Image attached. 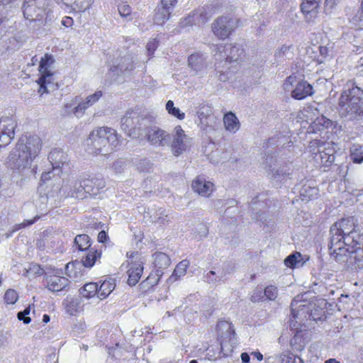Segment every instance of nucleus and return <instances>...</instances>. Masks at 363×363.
Listing matches in <instances>:
<instances>
[{
	"label": "nucleus",
	"mask_w": 363,
	"mask_h": 363,
	"mask_svg": "<svg viewBox=\"0 0 363 363\" xmlns=\"http://www.w3.org/2000/svg\"><path fill=\"white\" fill-rule=\"evenodd\" d=\"M357 220L347 217L335 222L330 228V240L328 245L330 253L337 251L338 247L359 245L361 235L357 230Z\"/></svg>",
	"instance_id": "1"
},
{
	"label": "nucleus",
	"mask_w": 363,
	"mask_h": 363,
	"mask_svg": "<svg viewBox=\"0 0 363 363\" xmlns=\"http://www.w3.org/2000/svg\"><path fill=\"white\" fill-rule=\"evenodd\" d=\"M41 147L42 142L38 135L21 138L11 151L6 162L13 169L26 168L37 157Z\"/></svg>",
	"instance_id": "2"
},
{
	"label": "nucleus",
	"mask_w": 363,
	"mask_h": 363,
	"mask_svg": "<svg viewBox=\"0 0 363 363\" xmlns=\"http://www.w3.org/2000/svg\"><path fill=\"white\" fill-rule=\"evenodd\" d=\"M118 145L116 131L108 127L94 130L89 135L88 145L96 155H106L115 150Z\"/></svg>",
	"instance_id": "3"
},
{
	"label": "nucleus",
	"mask_w": 363,
	"mask_h": 363,
	"mask_svg": "<svg viewBox=\"0 0 363 363\" xmlns=\"http://www.w3.org/2000/svg\"><path fill=\"white\" fill-rule=\"evenodd\" d=\"M339 106L348 120H355L363 115V90L357 86L345 89L339 99Z\"/></svg>",
	"instance_id": "4"
},
{
	"label": "nucleus",
	"mask_w": 363,
	"mask_h": 363,
	"mask_svg": "<svg viewBox=\"0 0 363 363\" xmlns=\"http://www.w3.org/2000/svg\"><path fill=\"white\" fill-rule=\"evenodd\" d=\"M54 62V57L49 54H45L40 60L39 65L40 77L37 82L40 85L38 92L41 96L57 89V84L54 82L53 78L52 66Z\"/></svg>",
	"instance_id": "5"
},
{
	"label": "nucleus",
	"mask_w": 363,
	"mask_h": 363,
	"mask_svg": "<svg viewBox=\"0 0 363 363\" xmlns=\"http://www.w3.org/2000/svg\"><path fill=\"white\" fill-rule=\"evenodd\" d=\"M264 168L267 177L271 181L280 184L292 174V165L288 162H281L276 157L268 155L265 159Z\"/></svg>",
	"instance_id": "6"
},
{
	"label": "nucleus",
	"mask_w": 363,
	"mask_h": 363,
	"mask_svg": "<svg viewBox=\"0 0 363 363\" xmlns=\"http://www.w3.org/2000/svg\"><path fill=\"white\" fill-rule=\"evenodd\" d=\"M336 262L346 263L348 266H355L359 268L363 267V248L359 245L338 247L337 251L335 253H330Z\"/></svg>",
	"instance_id": "7"
},
{
	"label": "nucleus",
	"mask_w": 363,
	"mask_h": 363,
	"mask_svg": "<svg viewBox=\"0 0 363 363\" xmlns=\"http://www.w3.org/2000/svg\"><path fill=\"white\" fill-rule=\"evenodd\" d=\"M238 21L230 16L218 17L212 24V31L219 39L227 38L238 26Z\"/></svg>",
	"instance_id": "8"
},
{
	"label": "nucleus",
	"mask_w": 363,
	"mask_h": 363,
	"mask_svg": "<svg viewBox=\"0 0 363 363\" xmlns=\"http://www.w3.org/2000/svg\"><path fill=\"white\" fill-rule=\"evenodd\" d=\"M169 144L172 154L179 156L191 146V139L185 134L182 127L177 125L174 129L172 141Z\"/></svg>",
	"instance_id": "9"
},
{
	"label": "nucleus",
	"mask_w": 363,
	"mask_h": 363,
	"mask_svg": "<svg viewBox=\"0 0 363 363\" xmlns=\"http://www.w3.org/2000/svg\"><path fill=\"white\" fill-rule=\"evenodd\" d=\"M60 193L65 196H70L78 199L86 198L87 191L84 189L83 181H77L73 178L64 182L60 189Z\"/></svg>",
	"instance_id": "10"
},
{
	"label": "nucleus",
	"mask_w": 363,
	"mask_h": 363,
	"mask_svg": "<svg viewBox=\"0 0 363 363\" xmlns=\"http://www.w3.org/2000/svg\"><path fill=\"white\" fill-rule=\"evenodd\" d=\"M145 138L151 145L155 147H163L168 145L171 136L164 130L154 126L147 129Z\"/></svg>",
	"instance_id": "11"
},
{
	"label": "nucleus",
	"mask_w": 363,
	"mask_h": 363,
	"mask_svg": "<svg viewBox=\"0 0 363 363\" xmlns=\"http://www.w3.org/2000/svg\"><path fill=\"white\" fill-rule=\"evenodd\" d=\"M16 123L13 118H0V147L9 144L14 137Z\"/></svg>",
	"instance_id": "12"
},
{
	"label": "nucleus",
	"mask_w": 363,
	"mask_h": 363,
	"mask_svg": "<svg viewBox=\"0 0 363 363\" xmlns=\"http://www.w3.org/2000/svg\"><path fill=\"white\" fill-rule=\"evenodd\" d=\"M153 257L154 264L156 267L155 276L157 277V278L156 279L152 277V275H150L147 279V281L152 286L157 284L159 281L160 277L163 274L162 269H167L170 264V259L169 256L164 252H155Z\"/></svg>",
	"instance_id": "13"
},
{
	"label": "nucleus",
	"mask_w": 363,
	"mask_h": 363,
	"mask_svg": "<svg viewBox=\"0 0 363 363\" xmlns=\"http://www.w3.org/2000/svg\"><path fill=\"white\" fill-rule=\"evenodd\" d=\"M45 281L46 287L52 292L65 290L69 283L67 278L56 274H46Z\"/></svg>",
	"instance_id": "14"
},
{
	"label": "nucleus",
	"mask_w": 363,
	"mask_h": 363,
	"mask_svg": "<svg viewBox=\"0 0 363 363\" xmlns=\"http://www.w3.org/2000/svg\"><path fill=\"white\" fill-rule=\"evenodd\" d=\"M84 189L87 191L88 194L96 196L99 191L105 187V181L101 176H89L83 180Z\"/></svg>",
	"instance_id": "15"
},
{
	"label": "nucleus",
	"mask_w": 363,
	"mask_h": 363,
	"mask_svg": "<svg viewBox=\"0 0 363 363\" xmlns=\"http://www.w3.org/2000/svg\"><path fill=\"white\" fill-rule=\"evenodd\" d=\"M48 159L52 166V171L57 172V174L61 172V168L68 160L66 152L57 148L51 150Z\"/></svg>",
	"instance_id": "16"
},
{
	"label": "nucleus",
	"mask_w": 363,
	"mask_h": 363,
	"mask_svg": "<svg viewBox=\"0 0 363 363\" xmlns=\"http://www.w3.org/2000/svg\"><path fill=\"white\" fill-rule=\"evenodd\" d=\"M191 186L195 192L204 197H208L214 190L213 184L206 181L202 176L197 177L193 181Z\"/></svg>",
	"instance_id": "17"
},
{
	"label": "nucleus",
	"mask_w": 363,
	"mask_h": 363,
	"mask_svg": "<svg viewBox=\"0 0 363 363\" xmlns=\"http://www.w3.org/2000/svg\"><path fill=\"white\" fill-rule=\"evenodd\" d=\"M134 65L133 57L129 55H125L121 57H118L113 62V66L111 67L110 70L113 72H115L117 74H123L125 72L130 71L133 69Z\"/></svg>",
	"instance_id": "18"
},
{
	"label": "nucleus",
	"mask_w": 363,
	"mask_h": 363,
	"mask_svg": "<svg viewBox=\"0 0 363 363\" xmlns=\"http://www.w3.org/2000/svg\"><path fill=\"white\" fill-rule=\"evenodd\" d=\"M140 119V118L136 111H128L121 118V128L130 136L132 134L131 130L135 129Z\"/></svg>",
	"instance_id": "19"
},
{
	"label": "nucleus",
	"mask_w": 363,
	"mask_h": 363,
	"mask_svg": "<svg viewBox=\"0 0 363 363\" xmlns=\"http://www.w3.org/2000/svg\"><path fill=\"white\" fill-rule=\"evenodd\" d=\"M143 272V263L140 260L132 262L128 270V284L130 286H135L140 279Z\"/></svg>",
	"instance_id": "20"
},
{
	"label": "nucleus",
	"mask_w": 363,
	"mask_h": 363,
	"mask_svg": "<svg viewBox=\"0 0 363 363\" xmlns=\"http://www.w3.org/2000/svg\"><path fill=\"white\" fill-rule=\"evenodd\" d=\"M313 94V86L306 81L298 82L295 88L291 91L292 98L302 100Z\"/></svg>",
	"instance_id": "21"
},
{
	"label": "nucleus",
	"mask_w": 363,
	"mask_h": 363,
	"mask_svg": "<svg viewBox=\"0 0 363 363\" xmlns=\"http://www.w3.org/2000/svg\"><path fill=\"white\" fill-rule=\"evenodd\" d=\"M188 65L194 74H197L206 69V57L201 53L192 54L189 57Z\"/></svg>",
	"instance_id": "22"
},
{
	"label": "nucleus",
	"mask_w": 363,
	"mask_h": 363,
	"mask_svg": "<svg viewBox=\"0 0 363 363\" xmlns=\"http://www.w3.org/2000/svg\"><path fill=\"white\" fill-rule=\"evenodd\" d=\"M319 7L320 4L312 0H302L301 5V11L308 21H311L316 17Z\"/></svg>",
	"instance_id": "23"
},
{
	"label": "nucleus",
	"mask_w": 363,
	"mask_h": 363,
	"mask_svg": "<svg viewBox=\"0 0 363 363\" xmlns=\"http://www.w3.org/2000/svg\"><path fill=\"white\" fill-rule=\"evenodd\" d=\"M291 315L294 319L302 320V316L306 318L308 313L309 308L306 304L302 303L300 300L294 298L291 303Z\"/></svg>",
	"instance_id": "24"
},
{
	"label": "nucleus",
	"mask_w": 363,
	"mask_h": 363,
	"mask_svg": "<svg viewBox=\"0 0 363 363\" xmlns=\"http://www.w3.org/2000/svg\"><path fill=\"white\" fill-rule=\"evenodd\" d=\"M116 286L115 279H106L101 283L100 286H98V297L101 300L106 298L114 290Z\"/></svg>",
	"instance_id": "25"
},
{
	"label": "nucleus",
	"mask_w": 363,
	"mask_h": 363,
	"mask_svg": "<svg viewBox=\"0 0 363 363\" xmlns=\"http://www.w3.org/2000/svg\"><path fill=\"white\" fill-rule=\"evenodd\" d=\"M216 330L218 336L220 337L228 338L231 340L232 336H235V332L231 323L225 320H220L218 323Z\"/></svg>",
	"instance_id": "26"
},
{
	"label": "nucleus",
	"mask_w": 363,
	"mask_h": 363,
	"mask_svg": "<svg viewBox=\"0 0 363 363\" xmlns=\"http://www.w3.org/2000/svg\"><path fill=\"white\" fill-rule=\"evenodd\" d=\"M223 123L225 129L230 132L235 133L240 128L239 121L236 116L232 112L224 115Z\"/></svg>",
	"instance_id": "27"
},
{
	"label": "nucleus",
	"mask_w": 363,
	"mask_h": 363,
	"mask_svg": "<svg viewBox=\"0 0 363 363\" xmlns=\"http://www.w3.org/2000/svg\"><path fill=\"white\" fill-rule=\"evenodd\" d=\"M172 11L162 6H159L155 10L154 14V22L157 25H163L164 22L169 18Z\"/></svg>",
	"instance_id": "28"
},
{
	"label": "nucleus",
	"mask_w": 363,
	"mask_h": 363,
	"mask_svg": "<svg viewBox=\"0 0 363 363\" xmlns=\"http://www.w3.org/2000/svg\"><path fill=\"white\" fill-rule=\"evenodd\" d=\"M151 222L159 224H164L169 221L168 213L165 209H152L149 213Z\"/></svg>",
	"instance_id": "29"
},
{
	"label": "nucleus",
	"mask_w": 363,
	"mask_h": 363,
	"mask_svg": "<svg viewBox=\"0 0 363 363\" xmlns=\"http://www.w3.org/2000/svg\"><path fill=\"white\" fill-rule=\"evenodd\" d=\"M101 252L92 248L88 250L86 255L82 257V262L86 267H91L95 262L101 258Z\"/></svg>",
	"instance_id": "30"
},
{
	"label": "nucleus",
	"mask_w": 363,
	"mask_h": 363,
	"mask_svg": "<svg viewBox=\"0 0 363 363\" xmlns=\"http://www.w3.org/2000/svg\"><path fill=\"white\" fill-rule=\"evenodd\" d=\"M189 265V261L187 259H183L181 261L174 269L172 274L169 278V281L173 282L177 281L181 277H183L186 273V269Z\"/></svg>",
	"instance_id": "31"
},
{
	"label": "nucleus",
	"mask_w": 363,
	"mask_h": 363,
	"mask_svg": "<svg viewBox=\"0 0 363 363\" xmlns=\"http://www.w3.org/2000/svg\"><path fill=\"white\" fill-rule=\"evenodd\" d=\"M318 194V188L305 184L300 190L301 200L308 202L315 197Z\"/></svg>",
	"instance_id": "32"
},
{
	"label": "nucleus",
	"mask_w": 363,
	"mask_h": 363,
	"mask_svg": "<svg viewBox=\"0 0 363 363\" xmlns=\"http://www.w3.org/2000/svg\"><path fill=\"white\" fill-rule=\"evenodd\" d=\"M293 52L291 51V48L286 45H282L275 52L274 54L277 62H282L287 59H291L293 57Z\"/></svg>",
	"instance_id": "33"
},
{
	"label": "nucleus",
	"mask_w": 363,
	"mask_h": 363,
	"mask_svg": "<svg viewBox=\"0 0 363 363\" xmlns=\"http://www.w3.org/2000/svg\"><path fill=\"white\" fill-rule=\"evenodd\" d=\"M350 160L357 164H360L363 162V149L359 145H352L350 150Z\"/></svg>",
	"instance_id": "34"
},
{
	"label": "nucleus",
	"mask_w": 363,
	"mask_h": 363,
	"mask_svg": "<svg viewBox=\"0 0 363 363\" xmlns=\"http://www.w3.org/2000/svg\"><path fill=\"white\" fill-rule=\"evenodd\" d=\"M74 244L79 250L85 251L90 250V240L87 235L82 234L77 235L74 239Z\"/></svg>",
	"instance_id": "35"
},
{
	"label": "nucleus",
	"mask_w": 363,
	"mask_h": 363,
	"mask_svg": "<svg viewBox=\"0 0 363 363\" xmlns=\"http://www.w3.org/2000/svg\"><path fill=\"white\" fill-rule=\"evenodd\" d=\"M98 284L96 283H88L86 284L81 289H80V294L82 295L83 297H85L86 298H90L96 295V294H98Z\"/></svg>",
	"instance_id": "36"
},
{
	"label": "nucleus",
	"mask_w": 363,
	"mask_h": 363,
	"mask_svg": "<svg viewBox=\"0 0 363 363\" xmlns=\"http://www.w3.org/2000/svg\"><path fill=\"white\" fill-rule=\"evenodd\" d=\"M201 123L203 126V129L206 131L214 130L217 125V118L213 115L210 114L200 118Z\"/></svg>",
	"instance_id": "37"
},
{
	"label": "nucleus",
	"mask_w": 363,
	"mask_h": 363,
	"mask_svg": "<svg viewBox=\"0 0 363 363\" xmlns=\"http://www.w3.org/2000/svg\"><path fill=\"white\" fill-rule=\"evenodd\" d=\"M243 53V50L240 49V48L237 46H232L230 47V55H226L225 54L224 55H221L219 57L218 60H221L222 57H225L226 59L229 60L230 61H238L240 60L241 55Z\"/></svg>",
	"instance_id": "38"
},
{
	"label": "nucleus",
	"mask_w": 363,
	"mask_h": 363,
	"mask_svg": "<svg viewBox=\"0 0 363 363\" xmlns=\"http://www.w3.org/2000/svg\"><path fill=\"white\" fill-rule=\"evenodd\" d=\"M301 257V255L299 252L291 254L285 259L284 264L288 267L294 268L301 262V260L298 259Z\"/></svg>",
	"instance_id": "39"
},
{
	"label": "nucleus",
	"mask_w": 363,
	"mask_h": 363,
	"mask_svg": "<svg viewBox=\"0 0 363 363\" xmlns=\"http://www.w3.org/2000/svg\"><path fill=\"white\" fill-rule=\"evenodd\" d=\"M80 301L78 298H71L66 304L67 312L69 315H74L79 308Z\"/></svg>",
	"instance_id": "40"
},
{
	"label": "nucleus",
	"mask_w": 363,
	"mask_h": 363,
	"mask_svg": "<svg viewBox=\"0 0 363 363\" xmlns=\"http://www.w3.org/2000/svg\"><path fill=\"white\" fill-rule=\"evenodd\" d=\"M281 363H303V360L293 354H281L280 356Z\"/></svg>",
	"instance_id": "41"
},
{
	"label": "nucleus",
	"mask_w": 363,
	"mask_h": 363,
	"mask_svg": "<svg viewBox=\"0 0 363 363\" xmlns=\"http://www.w3.org/2000/svg\"><path fill=\"white\" fill-rule=\"evenodd\" d=\"M103 96L102 91H96L94 94L88 96L84 101V104L89 108L96 103Z\"/></svg>",
	"instance_id": "42"
},
{
	"label": "nucleus",
	"mask_w": 363,
	"mask_h": 363,
	"mask_svg": "<svg viewBox=\"0 0 363 363\" xmlns=\"http://www.w3.org/2000/svg\"><path fill=\"white\" fill-rule=\"evenodd\" d=\"M80 99L79 98V100ZM88 108L86 104H84V101L78 102L76 105L74 106L73 108H72V114L74 115L77 118H81L85 113V111Z\"/></svg>",
	"instance_id": "43"
},
{
	"label": "nucleus",
	"mask_w": 363,
	"mask_h": 363,
	"mask_svg": "<svg viewBox=\"0 0 363 363\" xmlns=\"http://www.w3.org/2000/svg\"><path fill=\"white\" fill-rule=\"evenodd\" d=\"M352 23L358 29L363 28V0H362L361 9L352 18Z\"/></svg>",
	"instance_id": "44"
},
{
	"label": "nucleus",
	"mask_w": 363,
	"mask_h": 363,
	"mask_svg": "<svg viewBox=\"0 0 363 363\" xmlns=\"http://www.w3.org/2000/svg\"><path fill=\"white\" fill-rule=\"evenodd\" d=\"M135 165L140 172H148L152 167L151 162L146 158L139 160L135 162Z\"/></svg>",
	"instance_id": "45"
},
{
	"label": "nucleus",
	"mask_w": 363,
	"mask_h": 363,
	"mask_svg": "<svg viewBox=\"0 0 363 363\" xmlns=\"http://www.w3.org/2000/svg\"><path fill=\"white\" fill-rule=\"evenodd\" d=\"M18 298L17 292L13 289H8L4 295V299L8 304H14Z\"/></svg>",
	"instance_id": "46"
},
{
	"label": "nucleus",
	"mask_w": 363,
	"mask_h": 363,
	"mask_svg": "<svg viewBox=\"0 0 363 363\" xmlns=\"http://www.w3.org/2000/svg\"><path fill=\"white\" fill-rule=\"evenodd\" d=\"M264 296L270 301L275 300L278 296L277 288L272 285L268 286L264 289Z\"/></svg>",
	"instance_id": "47"
},
{
	"label": "nucleus",
	"mask_w": 363,
	"mask_h": 363,
	"mask_svg": "<svg viewBox=\"0 0 363 363\" xmlns=\"http://www.w3.org/2000/svg\"><path fill=\"white\" fill-rule=\"evenodd\" d=\"M223 276H216L214 271H209L204 275V281L208 283H216L223 281Z\"/></svg>",
	"instance_id": "48"
},
{
	"label": "nucleus",
	"mask_w": 363,
	"mask_h": 363,
	"mask_svg": "<svg viewBox=\"0 0 363 363\" xmlns=\"http://www.w3.org/2000/svg\"><path fill=\"white\" fill-rule=\"evenodd\" d=\"M30 313V307L25 308L23 311H20L17 314V317L19 320H22L25 324H29L31 321V319L28 315Z\"/></svg>",
	"instance_id": "49"
},
{
	"label": "nucleus",
	"mask_w": 363,
	"mask_h": 363,
	"mask_svg": "<svg viewBox=\"0 0 363 363\" xmlns=\"http://www.w3.org/2000/svg\"><path fill=\"white\" fill-rule=\"evenodd\" d=\"M118 13L121 15V16L124 18H128L131 16V7L126 4H122L118 6Z\"/></svg>",
	"instance_id": "50"
},
{
	"label": "nucleus",
	"mask_w": 363,
	"mask_h": 363,
	"mask_svg": "<svg viewBox=\"0 0 363 363\" xmlns=\"http://www.w3.org/2000/svg\"><path fill=\"white\" fill-rule=\"evenodd\" d=\"M203 11L202 10H201L199 13L198 12L196 13H194L192 18H197L199 17V16L200 19H198L197 22L198 23H205V22H206L208 21V17L206 16V15H203ZM191 17L189 16L188 18H186V21H188V22H187L188 24L192 25L193 23L191 22ZM194 21L195 20L193 19V21Z\"/></svg>",
	"instance_id": "51"
},
{
	"label": "nucleus",
	"mask_w": 363,
	"mask_h": 363,
	"mask_svg": "<svg viewBox=\"0 0 363 363\" xmlns=\"http://www.w3.org/2000/svg\"><path fill=\"white\" fill-rule=\"evenodd\" d=\"M79 102V96H76L74 99L71 100L69 103L65 104L64 106V111L67 115L72 114V108H73L74 106L76 105Z\"/></svg>",
	"instance_id": "52"
},
{
	"label": "nucleus",
	"mask_w": 363,
	"mask_h": 363,
	"mask_svg": "<svg viewBox=\"0 0 363 363\" xmlns=\"http://www.w3.org/2000/svg\"><path fill=\"white\" fill-rule=\"evenodd\" d=\"M157 45L158 42L156 39H152L147 43L146 48L149 55L154 53L155 50L157 48Z\"/></svg>",
	"instance_id": "53"
},
{
	"label": "nucleus",
	"mask_w": 363,
	"mask_h": 363,
	"mask_svg": "<svg viewBox=\"0 0 363 363\" xmlns=\"http://www.w3.org/2000/svg\"><path fill=\"white\" fill-rule=\"evenodd\" d=\"M169 114L174 116L179 120H183L185 117V113L181 112L178 108L174 107L170 111L168 112Z\"/></svg>",
	"instance_id": "54"
},
{
	"label": "nucleus",
	"mask_w": 363,
	"mask_h": 363,
	"mask_svg": "<svg viewBox=\"0 0 363 363\" xmlns=\"http://www.w3.org/2000/svg\"><path fill=\"white\" fill-rule=\"evenodd\" d=\"M177 3V0H161V6L169 9L171 11Z\"/></svg>",
	"instance_id": "55"
},
{
	"label": "nucleus",
	"mask_w": 363,
	"mask_h": 363,
	"mask_svg": "<svg viewBox=\"0 0 363 363\" xmlns=\"http://www.w3.org/2000/svg\"><path fill=\"white\" fill-rule=\"evenodd\" d=\"M197 230H198V233H199V235L200 237H205L208 234L207 227L202 223H199L197 225Z\"/></svg>",
	"instance_id": "56"
},
{
	"label": "nucleus",
	"mask_w": 363,
	"mask_h": 363,
	"mask_svg": "<svg viewBox=\"0 0 363 363\" xmlns=\"http://www.w3.org/2000/svg\"><path fill=\"white\" fill-rule=\"evenodd\" d=\"M34 9L33 6L28 5L24 8L23 15L28 20H33L34 18L32 15L30 14V11Z\"/></svg>",
	"instance_id": "57"
},
{
	"label": "nucleus",
	"mask_w": 363,
	"mask_h": 363,
	"mask_svg": "<svg viewBox=\"0 0 363 363\" xmlns=\"http://www.w3.org/2000/svg\"><path fill=\"white\" fill-rule=\"evenodd\" d=\"M336 1H337V0H325V11L330 12L331 9L336 4Z\"/></svg>",
	"instance_id": "58"
},
{
	"label": "nucleus",
	"mask_w": 363,
	"mask_h": 363,
	"mask_svg": "<svg viewBox=\"0 0 363 363\" xmlns=\"http://www.w3.org/2000/svg\"><path fill=\"white\" fill-rule=\"evenodd\" d=\"M319 49L320 55L324 57L330 56L331 54V50L327 46H320Z\"/></svg>",
	"instance_id": "59"
},
{
	"label": "nucleus",
	"mask_w": 363,
	"mask_h": 363,
	"mask_svg": "<svg viewBox=\"0 0 363 363\" xmlns=\"http://www.w3.org/2000/svg\"><path fill=\"white\" fill-rule=\"evenodd\" d=\"M35 218L34 220H26V222H23V223H20L18 225V227L13 230V232H14L16 230H18V229H21V228H23L26 226L32 225L35 222Z\"/></svg>",
	"instance_id": "60"
},
{
	"label": "nucleus",
	"mask_w": 363,
	"mask_h": 363,
	"mask_svg": "<svg viewBox=\"0 0 363 363\" xmlns=\"http://www.w3.org/2000/svg\"><path fill=\"white\" fill-rule=\"evenodd\" d=\"M262 297V291H259L257 292H254L253 294L251 296L250 300L255 303L258 302Z\"/></svg>",
	"instance_id": "61"
},
{
	"label": "nucleus",
	"mask_w": 363,
	"mask_h": 363,
	"mask_svg": "<svg viewBox=\"0 0 363 363\" xmlns=\"http://www.w3.org/2000/svg\"><path fill=\"white\" fill-rule=\"evenodd\" d=\"M108 236L105 231L102 230L99 232L98 235V240L100 242H105L106 241Z\"/></svg>",
	"instance_id": "62"
},
{
	"label": "nucleus",
	"mask_w": 363,
	"mask_h": 363,
	"mask_svg": "<svg viewBox=\"0 0 363 363\" xmlns=\"http://www.w3.org/2000/svg\"><path fill=\"white\" fill-rule=\"evenodd\" d=\"M241 359L242 363H249L250 357L247 353L243 352L241 354Z\"/></svg>",
	"instance_id": "63"
},
{
	"label": "nucleus",
	"mask_w": 363,
	"mask_h": 363,
	"mask_svg": "<svg viewBox=\"0 0 363 363\" xmlns=\"http://www.w3.org/2000/svg\"><path fill=\"white\" fill-rule=\"evenodd\" d=\"M294 77L292 76H289L286 78L284 82L285 89H287L289 86L291 85L294 82Z\"/></svg>",
	"instance_id": "64"
}]
</instances>
